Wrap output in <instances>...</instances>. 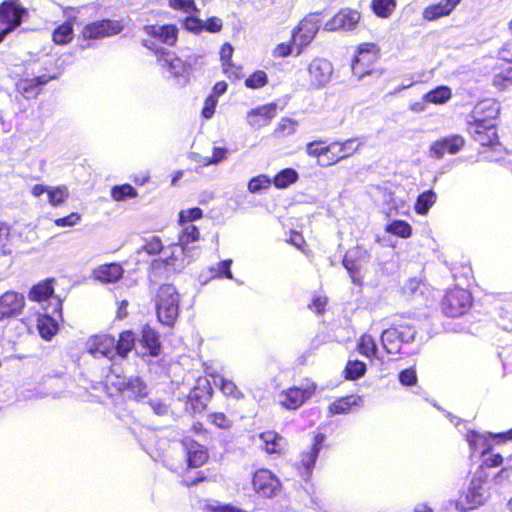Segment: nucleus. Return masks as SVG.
<instances>
[{
  "instance_id": "obj_30",
  "label": "nucleus",
  "mask_w": 512,
  "mask_h": 512,
  "mask_svg": "<svg viewBox=\"0 0 512 512\" xmlns=\"http://www.w3.org/2000/svg\"><path fill=\"white\" fill-rule=\"evenodd\" d=\"M178 243L189 247V244L200 239V231L193 223H179Z\"/></svg>"
},
{
  "instance_id": "obj_42",
  "label": "nucleus",
  "mask_w": 512,
  "mask_h": 512,
  "mask_svg": "<svg viewBox=\"0 0 512 512\" xmlns=\"http://www.w3.org/2000/svg\"><path fill=\"white\" fill-rule=\"evenodd\" d=\"M386 231L401 238H408L411 236L412 228L405 221L394 220L393 222L387 225Z\"/></svg>"
},
{
  "instance_id": "obj_55",
  "label": "nucleus",
  "mask_w": 512,
  "mask_h": 512,
  "mask_svg": "<svg viewBox=\"0 0 512 512\" xmlns=\"http://www.w3.org/2000/svg\"><path fill=\"white\" fill-rule=\"evenodd\" d=\"M228 150L222 147H214L213 155L211 158H204V166H209L212 164H218L227 158Z\"/></svg>"
},
{
  "instance_id": "obj_41",
  "label": "nucleus",
  "mask_w": 512,
  "mask_h": 512,
  "mask_svg": "<svg viewBox=\"0 0 512 512\" xmlns=\"http://www.w3.org/2000/svg\"><path fill=\"white\" fill-rule=\"evenodd\" d=\"M38 330L42 338L50 340L58 330L56 322L50 317H44L38 322Z\"/></svg>"
},
{
  "instance_id": "obj_16",
  "label": "nucleus",
  "mask_w": 512,
  "mask_h": 512,
  "mask_svg": "<svg viewBox=\"0 0 512 512\" xmlns=\"http://www.w3.org/2000/svg\"><path fill=\"white\" fill-rule=\"evenodd\" d=\"M356 141V139L351 138L344 142H332L331 145H335V149L329 151L326 161L319 159L318 164L322 167H328L352 156L360 147V143L356 144Z\"/></svg>"
},
{
  "instance_id": "obj_61",
  "label": "nucleus",
  "mask_w": 512,
  "mask_h": 512,
  "mask_svg": "<svg viewBox=\"0 0 512 512\" xmlns=\"http://www.w3.org/2000/svg\"><path fill=\"white\" fill-rule=\"evenodd\" d=\"M489 448L482 451V455L485 456L483 463L487 467H497L502 464L503 458L500 454H492L490 456H486Z\"/></svg>"
},
{
  "instance_id": "obj_50",
  "label": "nucleus",
  "mask_w": 512,
  "mask_h": 512,
  "mask_svg": "<svg viewBox=\"0 0 512 512\" xmlns=\"http://www.w3.org/2000/svg\"><path fill=\"white\" fill-rule=\"evenodd\" d=\"M49 203L53 206L62 204L68 198V190L64 186L56 187L47 191Z\"/></svg>"
},
{
  "instance_id": "obj_49",
  "label": "nucleus",
  "mask_w": 512,
  "mask_h": 512,
  "mask_svg": "<svg viewBox=\"0 0 512 512\" xmlns=\"http://www.w3.org/2000/svg\"><path fill=\"white\" fill-rule=\"evenodd\" d=\"M169 6L174 10H179L186 14L198 12L194 0H168Z\"/></svg>"
},
{
  "instance_id": "obj_33",
  "label": "nucleus",
  "mask_w": 512,
  "mask_h": 512,
  "mask_svg": "<svg viewBox=\"0 0 512 512\" xmlns=\"http://www.w3.org/2000/svg\"><path fill=\"white\" fill-rule=\"evenodd\" d=\"M359 398H356L354 396H348L340 398L336 401H334L329 406V412L332 415L336 414H346L350 411L352 406H355L358 404Z\"/></svg>"
},
{
  "instance_id": "obj_36",
  "label": "nucleus",
  "mask_w": 512,
  "mask_h": 512,
  "mask_svg": "<svg viewBox=\"0 0 512 512\" xmlns=\"http://www.w3.org/2000/svg\"><path fill=\"white\" fill-rule=\"evenodd\" d=\"M298 180V173L292 168H286L275 175L273 184L277 188H286Z\"/></svg>"
},
{
  "instance_id": "obj_2",
  "label": "nucleus",
  "mask_w": 512,
  "mask_h": 512,
  "mask_svg": "<svg viewBox=\"0 0 512 512\" xmlns=\"http://www.w3.org/2000/svg\"><path fill=\"white\" fill-rule=\"evenodd\" d=\"M379 50L374 43H362L357 47L356 54L351 63L353 75L358 79H363L371 74V66L377 61Z\"/></svg>"
},
{
  "instance_id": "obj_11",
  "label": "nucleus",
  "mask_w": 512,
  "mask_h": 512,
  "mask_svg": "<svg viewBox=\"0 0 512 512\" xmlns=\"http://www.w3.org/2000/svg\"><path fill=\"white\" fill-rule=\"evenodd\" d=\"M159 64L176 79L186 81L188 65L173 52L161 49L156 51Z\"/></svg>"
},
{
  "instance_id": "obj_14",
  "label": "nucleus",
  "mask_w": 512,
  "mask_h": 512,
  "mask_svg": "<svg viewBox=\"0 0 512 512\" xmlns=\"http://www.w3.org/2000/svg\"><path fill=\"white\" fill-rule=\"evenodd\" d=\"M319 27L316 17H306L293 30L291 38L292 44L300 47L307 46L314 39Z\"/></svg>"
},
{
  "instance_id": "obj_17",
  "label": "nucleus",
  "mask_w": 512,
  "mask_h": 512,
  "mask_svg": "<svg viewBox=\"0 0 512 512\" xmlns=\"http://www.w3.org/2000/svg\"><path fill=\"white\" fill-rule=\"evenodd\" d=\"M464 139L459 135L442 138L430 146V156L441 159L445 154H456L464 146Z\"/></svg>"
},
{
  "instance_id": "obj_10",
  "label": "nucleus",
  "mask_w": 512,
  "mask_h": 512,
  "mask_svg": "<svg viewBox=\"0 0 512 512\" xmlns=\"http://www.w3.org/2000/svg\"><path fill=\"white\" fill-rule=\"evenodd\" d=\"M25 307L23 294L16 291H6L0 295V321L11 319L22 314Z\"/></svg>"
},
{
  "instance_id": "obj_29",
  "label": "nucleus",
  "mask_w": 512,
  "mask_h": 512,
  "mask_svg": "<svg viewBox=\"0 0 512 512\" xmlns=\"http://www.w3.org/2000/svg\"><path fill=\"white\" fill-rule=\"evenodd\" d=\"M122 274V267L116 263L102 265L94 271V277L97 280L107 283L117 281L122 276Z\"/></svg>"
},
{
  "instance_id": "obj_38",
  "label": "nucleus",
  "mask_w": 512,
  "mask_h": 512,
  "mask_svg": "<svg viewBox=\"0 0 512 512\" xmlns=\"http://www.w3.org/2000/svg\"><path fill=\"white\" fill-rule=\"evenodd\" d=\"M323 144H324V141H322V140L309 142L306 145L307 155H309L311 157H317V158L324 157V156L327 157L329 151H332L333 149H335V145H331V143L327 146H323Z\"/></svg>"
},
{
  "instance_id": "obj_47",
  "label": "nucleus",
  "mask_w": 512,
  "mask_h": 512,
  "mask_svg": "<svg viewBox=\"0 0 512 512\" xmlns=\"http://www.w3.org/2000/svg\"><path fill=\"white\" fill-rule=\"evenodd\" d=\"M482 109V106L479 105L475 108L474 110V121L475 123L473 124L474 128H475V133L479 136V137H476V140L477 141H480L483 143V140L481 138V133H482V130H488V131H492L493 134L494 131H493V124L491 123V121H487L485 119H481V118H477L476 115L479 114V110Z\"/></svg>"
},
{
  "instance_id": "obj_23",
  "label": "nucleus",
  "mask_w": 512,
  "mask_h": 512,
  "mask_svg": "<svg viewBox=\"0 0 512 512\" xmlns=\"http://www.w3.org/2000/svg\"><path fill=\"white\" fill-rule=\"evenodd\" d=\"M462 0H441L437 4L426 7L423 11V18L434 21L441 17L448 16L460 4Z\"/></svg>"
},
{
  "instance_id": "obj_15",
  "label": "nucleus",
  "mask_w": 512,
  "mask_h": 512,
  "mask_svg": "<svg viewBox=\"0 0 512 512\" xmlns=\"http://www.w3.org/2000/svg\"><path fill=\"white\" fill-rule=\"evenodd\" d=\"M87 351L94 358L113 359L116 355L115 339L109 335L93 336L87 342Z\"/></svg>"
},
{
  "instance_id": "obj_20",
  "label": "nucleus",
  "mask_w": 512,
  "mask_h": 512,
  "mask_svg": "<svg viewBox=\"0 0 512 512\" xmlns=\"http://www.w3.org/2000/svg\"><path fill=\"white\" fill-rule=\"evenodd\" d=\"M181 445L186 453V461L189 467L197 468L207 461L208 452L203 445L191 439H185Z\"/></svg>"
},
{
  "instance_id": "obj_4",
  "label": "nucleus",
  "mask_w": 512,
  "mask_h": 512,
  "mask_svg": "<svg viewBox=\"0 0 512 512\" xmlns=\"http://www.w3.org/2000/svg\"><path fill=\"white\" fill-rule=\"evenodd\" d=\"M332 63L322 57H315L306 68L307 83L312 89H322L331 80L333 75Z\"/></svg>"
},
{
  "instance_id": "obj_51",
  "label": "nucleus",
  "mask_w": 512,
  "mask_h": 512,
  "mask_svg": "<svg viewBox=\"0 0 512 512\" xmlns=\"http://www.w3.org/2000/svg\"><path fill=\"white\" fill-rule=\"evenodd\" d=\"M202 216L203 211L198 207L181 210L179 212V223H193L194 221L201 219Z\"/></svg>"
},
{
  "instance_id": "obj_24",
  "label": "nucleus",
  "mask_w": 512,
  "mask_h": 512,
  "mask_svg": "<svg viewBox=\"0 0 512 512\" xmlns=\"http://www.w3.org/2000/svg\"><path fill=\"white\" fill-rule=\"evenodd\" d=\"M119 391L127 397L139 401L145 398L148 394L146 384L138 377L128 379L127 382H123L122 386L119 387Z\"/></svg>"
},
{
  "instance_id": "obj_31",
  "label": "nucleus",
  "mask_w": 512,
  "mask_h": 512,
  "mask_svg": "<svg viewBox=\"0 0 512 512\" xmlns=\"http://www.w3.org/2000/svg\"><path fill=\"white\" fill-rule=\"evenodd\" d=\"M144 347L149 351L152 356H157L160 350V341L158 333L149 326H145L142 330V339Z\"/></svg>"
},
{
  "instance_id": "obj_46",
  "label": "nucleus",
  "mask_w": 512,
  "mask_h": 512,
  "mask_svg": "<svg viewBox=\"0 0 512 512\" xmlns=\"http://www.w3.org/2000/svg\"><path fill=\"white\" fill-rule=\"evenodd\" d=\"M136 195V190L129 184L114 186L111 190V196L115 201H122L126 198L135 197Z\"/></svg>"
},
{
  "instance_id": "obj_39",
  "label": "nucleus",
  "mask_w": 512,
  "mask_h": 512,
  "mask_svg": "<svg viewBox=\"0 0 512 512\" xmlns=\"http://www.w3.org/2000/svg\"><path fill=\"white\" fill-rule=\"evenodd\" d=\"M53 293V287L50 283L44 282L35 285L30 293L29 298L33 301L42 302L47 300Z\"/></svg>"
},
{
  "instance_id": "obj_58",
  "label": "nucleus",
  "mask_w": 512,
  "mask_h": 512,
  "mask_svg": "<svg viewBox=\"0 0 512 512\" xmlns=\"http://www.w3.org/2000/svg\"><path fill=\"white\" fill-rule=\"evenodd\" d=\"M81 217L78 213H71L70 215L55 219V224L59 227H72L80 221Z\"/></svg>"
},
{
  "instance_id": "obj_63",
  "label": "nucleus",
  "mask_w": 512,
  "mask_h": 512,
  "mask_svg": "<svg viewBox=\"0 0 512 512\" xmlns=\"http://www.w3.org/2000/svg\"><path fill=\"white\" fill-rule=\"evenodd\" d=\"M149 406L153 412L158 416H164L169 413V407L165 403L159 400H151Z\"/></svg>"
},
{
  "instance_id": "obj_3",
  "label": "nucleus",
  "mask_w": 512,
  "mask_h": 512,
  "mask_svg": "<svg viewBox=\"0 0 512 512\" xmlns=\"http://www.w3.org/2000/svg\"><path fill=\"white\" fill-rule=\"evenodd\" d=\"M144 31L148 36L144 40V46L155 50V52L162 49L157 47L158 43L173 46L178 38V28L174 24L147 25L144 27Z\"/></svg>"
},
{
  "instance_id": "obj_37",
  "label": "nucleus",
  "mask_w": 512,
  "mask_h": 512,
  "mask_svg": "<svg viewBox=\"0 0 512 512\" xmlns=\"http://www.w3.org/2000/svg\"><path fill=\"white\" fill-rule=\"evenodd\" d=\"M373 12L381 18H388L396 8V0H372Z\"/></svg>"
},
{
  "instance_id": "obj_45",
  "label": "nucleus",
  "mask_w": 512,
  "mask_h": 512,
  "mask_svg": "<svg viewBox=\"0 0 512 512\" xmlns=\"http://www.w3.org/2000/svg\"><path fill=\"white\" fill-rule=\"evenodd\" d=\"M272 184V180L265 174L253 177L248 182V190L251 193H258L261 190L268 189Z\"/></svg>"
},
{
  "instance_id": "obj_5",
  "label": "nucleus",
  "mask_w": 512,
  "mask_h": 512,
  "mask_svg": "<svg viewBox=\"0 0 512 512\" xmlns=\"http://www.w3.org/2000/svg\"><path fill=\"white\" fill-rule=\"evenodd\" d=\"M485 502L484 481L481 477L474 476L468 490L457 499L455 506L461 512H466L481 506Z\"/></svg>"
},
{
  "instance_id": "obj_64",
  "label": "nucleus",
  "mask_w": 512,
  "mask_h": 512,
  "mask_svg": "<svg viewBox=\"0 0 512 512\" xmlns=\"http://www.w3.org/2000/svg\"><path fill=\"white\" fill-rule=\"evenodd\" d=\"M221 28H222V21H221V19H219L217 17H212L209 20H207L206 22H204V29L209 32L216 33V32H219L221 30Z\"/></svg>"
},
{
  "instance_id": "obj_6",
  "label": "nucleus",
  "mask_w": 512,
  "mask_h": 512,
  "mask_svg": "<svg viewBox=\"0 0 512 512\" xmlns=\"http://www.w3.org/2000/svg\"><path fill=\"white\" fill-rule=\"evenodd\" d=\"M470 305V293L465 289L456 287L446 293L442 302V309L447 316L458 317L463 315Z\"/></svg>"
},
{
  "instance_id": "obj_8",
  "label": "nucleus",
  "mask_w": 512,
  "mask_h": 512,
  "mask_svg": "<svg viewBox=\"0 0 512 512\" xmlns=\"http://www.w3.org/2000/svg\"><path fill=\"white\" fill-rule=\"evenodd\" d=\"M316 385L306 383L300 387H291L279 394V403L289 410L301 407L314 393Z\"/></svg>"
},
{
  "instance_id": "obj_57",
  "label": "nucleus",
  "mask_w": 512,
  "mask_h": 512,
  "mask_svg": "<svg viewBox=\"0 0 512 512\" xmlns=\"http://www.w3.org/2000/svg\"><path fill=\"white\" fill-rule=\"evenodd\" d=\"M210 419L212 423L218 428L227 429L232 425L231 420H229L226 415L221 412L211 414Z\"/></svg>"
},
{
  "instance_id": "obj_34",
  "label": "nucleus",
  "mask_w": 512,
  "mask_h": 512,
  "mask_svg": "<svg viewBox=\"0 0 512 512\" xmlns=\"http://www.w3.org/2000/svg\"><path fill=\"white\" fill-rule=\"evenodd\" d=\"M451 90L446 86H440L429 91L423 96L424 101L433 104H444L451 98Z\"/></svg>"
},
{
  "instance_id": "obj_25",
  "label": "nucleus",
  "mask_w": 512,
  "mask_h": 512,
  "mask_svg": "<svg viewBox=\"0 0 512 512\" xmlns=\"http://www.w3.org/2000/svg\"><path fill=\"white\" fill-rule=\"evenodd\" d=\"M261 447L267 453H281L286 445L285 439L274 431H265L259 434Z\"/></svg>"
},
{
  "instance_id": "obj_7",
  "label": "nucleus",
  "mask_w": 512,
  "mask_h": 512,
  "mask_svg": "<svg viewBox=\"0 0 512 512\" xmlns=\"http://www.w3.org/2000/svg\"><path fill=\"white\" fill-rule=\"evenodd\" d=\"M27 9L21 6L19 0H4L0 4V25L6 32H12L22 23Z\"/></svg>"
},
{
  "instance_id": "obj_27",
  "label": "nucleus",
  "mask_w": 512,
  "mask_h": 512,
  "mask_svg": "<svg viewBox=\"0 0 512 512\" xmlns=\"http://www.w3.org/2000/svg\"><path fill=\"white\" fill-rule=\"evenodd\" d=\"M232 54L233 47L231 44H223L220 51L223 71L229 78L239 79L241 77V68L231 63Z\"/></svg>"
},
{
  "instance_id": "obj_26",
  "label": "nucleus",
  "mask_w": 512,
  "mask_h": 512,
  "mask_svg": "<svg viewBox=\"0 0 512 512\" xmlns=\"http://www.w3.org/2000/svg\"><path fill=\"white\" fill-rule=\"evenodd\" d=\"M360 253L361 251L358 249L350 250L345 254L342 261L343 266L350 274L352 282L357 285H361L362 283V276L360 275L362 265L357 260Z\"/></svg>"
},
{
  "instance_id": "obj_56",
  "label": "nucleus",
  "mask_w": 512,
  "mask_h": 512,
  "mask_svg": "<svg viewBox=\"0 0 512 512\" xmlns=\"http://www.w3.org/2000/svg\"><path fill=\"white\" fill-rule=\"evenodd\" d=\"M144 250L149 254V255H156V254H159V253H163L164 254V248H163V245H162V242L159 238H152L150 241H148L145 245H144Z\"/></svg>"
},
{
  "instance_id": "obj_32",
  "label": "nucleus",
  "mask_w": 512,
  "mask_h": 512,
  "mask_svg": "<svg viewBox=\"0 0 512 512\" xmlns=\"http://www.w3.org/2000/svg\"><path fill=\"white\" fill-rule=\"evenodd\" d=\"M437 195L433 190H427L421 193L416 200L414 210L417 214L425 215L435 204Z\"/></svg>"
},
{
  "instance_id": "obj_62",
  "label": "nucleus",
  "mask_w": 512,
  "mask_h": 512,
  "mask_svg": "<svg viewBox=\"0 0 512 512\" xmlns=\"http://www.w3.org/2000/svg\"><path fill=\"white\" fill-rule=\"evenodd\" d=\"M293 53V46L291 43H280L273 51L275 57H287Z\"/></svg>"
},
{
  "instance_id": "obj_43",
  "label": "nucleus",
  "mask_w": 512,
  "mask_h": 512,
  "mask_svg": "<svg viewBox=\"0 0 512 512\" xmlns=\"http://www.w3.org/2000/svg\"><path fill=\"white\" fill-rule=\"evenodd\" d=\"M215 384L220 387V390L225 394L226 396H230L234 399H240L243 397L242 392L238 389L236 384L226 378L220 377L218 382L215 381Z\"/></svg>"
},
{
  "instance_id": "obj_28",
  "label": "nucleus",
  "mask_w": 512,
  "mask_h": 512,
  "mask_svg": "<svg viewBox=\"0 0 512 512\" xmlns=\"http://www.w3.org/2000/svg\"><path fill=\"white\" fill-rule=\"evenodd\" d=\"M381 343L388 354H397L401 348V334L397 328H389L382 332Z\"/></svg>"
},
{
  "instance_id": "obj_22",
  "label": "nucleus",
  "mask_w": 512,
  "mask_h": 512,
  "mask_svg": "<svg viewBox=\"0 0 512 512\" xmlns=\"http://www.w3.org/2000/svg\"><path fill=\"white\" fill-rule=\"evenodd\" d=\"M324 439L325 437L323 434H317L313 439L311 447L301 454L300 464L301 467L304 469V476L308 477L310 475L311 470L313 469L319 452L321 450Z\"/></svg>"
},
{
  "instance_id": "obj_59",
  "label": "nucleus",
  "mask_w": 512,
  "mask_h": 512,
  "mask_svg": "<svg viewBox=\"0 0 512 512\" xmlns=\"http://www.w3.org/2000/svg\"><path fill=\"white\" fill-rule=\"evenodd\" d=\"M399 381L405 386L414 385L417 381L416 372L414 369H405L399 374Z\"/></svg>"
},
{
  "instance_id": "obj_48",
  "label": "nucleus",
  "mask_w": 512,
  "mask_h": 512,
  "mask_svg": "<svg viewBox=\"0 0 512 512\" xmlns=\"http://www.w3.org/2000/svg\"><path fill=\"white\" fill-rule=\"evenodd\" d=\"M268 82L267 74L262 71L258 70L255 71L253 74H251L246 80L245 85L247 88L250 89H259L264 87Z\"/></svg>"
},
{
  "instance_id": "obj_54",
  "label": "nucleus",
  "mask_w": 512,
  "mask_h": 512,
  "mask_svg": "<svg viewBox=\"0 0 512 512\" xmlns=\"http://www.w3.org/2000/svg\"><path fill=\"white\" fill-rule=\"evenodd\" d=\"M183 26L189 31L199 32L204 29V21L190 14L184 19Z\"/></svg>"
},
{
  "instance_id": "obj_1",
  "label": "nucleus",
  "mask_w": 512,
  "mask_h": 512,
  "mask_svg": "<svg viewBox=\"0 0 512 512\" xmlns=\"http://www.w3.org/2000/svg\"><path fill=\"white\" fill-rule=\"evenodd\" d=\"M156 313L160 323L173 326L179 315L180 296L173 285L159 287L156 295Z\"/></svg>"
},
{
  "instance_id": "obj_60",
  "label": "nucleus",
  "mask_w": 512,
  "mask_h": 512,
  "mask_svg": "<svg viewBox=\"0 0 512 512\" xmlns=\"http://www.w3.org/2000/svg\"><path fill=\"white\" fill-rule=\"evenodd\" d=\"M217 104V99L214 96H209L204 103V107L202 109V115L204 118L209 119L213 116L215 112V107Z\"/></svg>"
},
{
  "instance_id": "obj_44",
  "label": "nucleus",
  "mask_w": 512,
  "mask_h": 512,
  "mask_svg": "<svg viewBox=\"0 0 512 512\" xmlns=\"http://www.w3.org/2000/svg\"><path fill=\"white\" fill-rule=\"evenodd\" d=\"M366 372V365L362 361L359 360H350L348 361L345 373L346 377L351 380H355L363 376Z\"/></svg>"
},
{
  "instance_id": "obj_12",
  "label": "nucleus",
  "mask_w": 512,
  "mask_h": 512,
  "mask_svg": "<svg viewBox=\"0 0 512 512\" xmlns=\"http://www.w3.org/2000/svg\"><path fill=\"white\" fill-rule=\"evenodd\" d=\"M122 31L119 22L102 20L84 26L81 36L83 39H99L116 35Z\"/></svg>"
},
{
  "instance_id": "obj_21",
  "label": "nucleus",
  "mask_w": 512,
  "mask_h": 512,
  "mask_svg": "<svg viewBox=\"0 0 512 512\" xmlns=\"http://www.w3.org/2000/svg\"><path fill=\"white\" fill-rule=\"evenodd\" d=\"M66 21L57 26L52 32V41L57 45H66L73 40V25L76 19L73 9L65 11Z\"/></svg>"
},
{
  "instance_id": "obj_53",
  "label": "nucleus",
  "mask_w": 512,
  "mask_h": 512,
  "mask_svg": "<svg viewBox=\"0 0 512 512\" xmlns=\"http://www.w3.org/2000/svg\"><path fill=\"white\" fill-rule=\"evenodd\" d=\"M17 89L26 98L35 97L39 93V89L34 88L33 81H31L30 79L21 80L17 84Z\"/></svg>"
},
{
  "instance_id": "obj_9",
  "label": "nucleus",
  "mask_w": 512,
  "mask_h": 512,
  "mask_svg": "<svg viewBox=\"0 0 512 512\" xmlns=\"http://www.w3.org/2000/svg\"><path fill=\"white\" fill-rule=\"evenodd\" d=\"M193 251L194 247L190 248L178 242L173 243L165 248L164 261L175 271H181L194 260Z\"/></svg>"
},
{
  "instance_id": "obj_13",
  "label": "nucleus",
  "mask_w": 512,
  "mask_h": 512,
  "mask_svg": "<svg viewBox=\"0 0 512 512\" xmlns=\"http://www.w3.org/2000/svg\"><path fill=\"white\" fill-rule=\"evenodd\" d=\"M255 491L267 498L273 497L280 489L279 480L267 469H260L253 476Z\"/></svg>"
},
{
  "instance_id": "obj_35",
  "label": "nucleus",
  "mask_w": 512,
  "mask_h": 512,
  "mask_svg": "<svg viewBox=\"0 0 512 512\" xmlns=\"http://www.w3.org/2000/svg\"><path fill=\"white\" fill-rule=\"evenodd\" d=\"M135 337L132 332L124 331L120 334L119 340L115 341L116 355L125 357L134 346Z\"/></svg>"
},
{
  "instance_id": "obj_40",
  "label": "nucleus",
  "mask_w": 512,
  "mask_h": 512,
  "mask_svg": "<svg viewBox=\"0 0 512 512\" xmlns=\"http://www.w3.org/2000/svg\"><path fill=\"white\" fill-rule=\"evenodd\" d=\"M359 352L367 358L377 357V346L372 336L364 334L358 343Z\"/></svg>"
},
{
  "instance_id": "obj_52",
  "label": "nucleus",
  "mask_w": 512,
  "mask_h": 512,
  "mask_svg": "<svg viewBox=\"0 0 512 512\" xmlns=\"http://www.w3.org/2000/svg\"><path fill=\"white\" fill-rule=\"evenodd\" d=\"M232 264V260H224L217 264L216 268H211L212 278H221L226 277L228 279H233L232 272L230 270V266Z\"/></svg>"
},
{
  "instance_id": "obj_19",
  "label": "nucleus",
  "mask_w": 512,
  "mask_h": 512,
  "mask_svg": "<svg viewBox=\"0 0 512 512\" xmlns=\"http://www.w3.org/2000/svg\"><path fill=\"white\" fill-rule=\"evenodd\" d=\"M360 20V13L356 10H341L325 24V30H352Z\"/></svg>"
},
{
  "instance_id": "obj_18",
  "label": "nucleus",
  "mask_w": 512,
  "mask_h": 512,
  "mask_svg": "<svg viewBox=\"0 0 512 512\" xmlns=\"http://www.w3.org/2000/svg\"><path fill=\"white\" fill-rule=\"evenodd\" d=\"M277 106L274 103L259 106L247 113V123L253 128L266 126L276 116Z\"/></svg>"
}]
</instances>
